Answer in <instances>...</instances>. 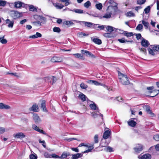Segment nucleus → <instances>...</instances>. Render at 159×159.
Instances as JSON below:
<instances>
[{"instance_id":"nucleus-18","label":"nucleus","mask_w":159,"mask_h":159,"mask_svg":"<svg viewBox=\"0 0 159 159\" xmlns=\"http://www.w3.org/2000/svg\"><path fill=\"white\" fill-rule=\"evenodd\" d=\"M6 24L8 25V27L9 28H12L13 26L14 22L13 21H11L7 19L6 20Z\"/></svg>"},{"instance_id":"nucleus-10","label":"nucleus","mask_w":159,"mask_h":159,"mask_svg":"<svg viewBox=\"0 0 159 159\" xmlns=\"http://www.w3.org/2000/svg\"><path fill=\"white\" fill-rule=\"evenodd\" d=\"M63 61L61 57H54L51 59V61L53 62H61Z\"/></svg>"},{"instance_id":"nucleus-11","label":"nucleus","mask_w":159,"mask_h":159,"mask_svg":"<svg viewBox=\"0 0 159 159\" xmlns=\"http://www.w3.org/2000/svg\"><path fill=\"white\" fill-rule=\"evenodd\" d=\"M14 137L15 138L17 139H22L25 137V135L22 132H19L16 134L13 135Z\"/></svg>"},{"instance_id":"nucleus-54","label":"nucleus","mask_w":159,"mask_h":159,"mask_svg":"<svg viewBox=\"0 0 159 159\" xmlns=\"http://www.w3.org/2000/svg\"><path fill=\"white\" fill-rule=\"evenodd\" d=\"M6 3V2L5 1L0 0V6L4 7Z\"/></svg>"},{"instance_id":"nucleus-21","label":"nucleus","mask_w":159,"mask_h":159,"mask_svg":"<svg viewBox=\"0 0 159 159\" xmlns=\"http://www.w3.org/2000/svg\"><path fill=\"white\" fill-rule=\"evenodd\" d=\"M11 108V107L2 103H0V109H9Z\"/></svg>"},{"instance_id":"nucleus-33","label":"nucleus","mask_w":159,"mask_h":159,"mask_svg":"<svg viewBox=\"0 0 159 159\" xmlns=\"http://www.w3.org/2000/svg\"><path fill=\"white\" fill-rule=\"evenodd\" d=\"M39 19L41 21V23H44L46 21V18L43 17L42 15H39Z\"/></svg>"},{"instance_id":"nucleus-28","label":"nucleus","mask_w":159,"mask_h":159,"mask_svg":"<svg viewBox=\"0 0 159 159\" xmlns=\"http://www.w3.org/2000/svg\"><path fill=\"white\" fill-rule=\"evenodd\" d=\"M82 156L80 153H78L76 154H72V157H71V159H77Z\"/></svg>"},{"instance_id":"nucleus-43","label":"nucleus","mask_w":159,"mask_h":159,"mask_svg":"<svg viewBox=\"0 0 159 159\" xmlns=\"http://www.w3.org/2000/svg\"><path fill=\"white\" fill-rule=\"evenodd\" d=\"M64 24L68 26L74 25V23L71 21H66L64 22Z\"/></svg>"},{"instance_id":"nucleus-20","label":"nucleus","mask_w":159,"mask_h":159,"mask_svg":"<svg viewBox=\"0 0 159 159\" xmlns=\"http://www.w3.org/2000/svg\"><path fill=\"white\" fill-rule=\"evenodd\" d=\"M29 110L35 112H38L39 111L38 106L36 104H34L30 108Z\"/></svg>"},{"instance_id":"nucleus-39","label":"nucleus","mask_w":159,"mask_h":159,"mask_svg":"<svg viewBox=\"0 0 159 159\" xmlns=\"http://www.w3.org/2000/svg\"><path fill=\"white\" fill-rule=\"evenodd\" d=\"M79 97L83 101H84L86 100V96L83 93H81L79 95Z\"/></svg>"},{"instance_id":"nucleus-53","label":"nucleus","mask_w":159,"mask_h":159,"mask_svg":"<svg viewBox=\"0 0 159 159\" xmlns=\"http://www.w3.org/2000/svg\"><path fill=\"white\" fill-rule=\"evenodd\" d=\"M43 155L46 158H51V155L49 154L48 152H44Z\"/></svg>"},{"instance_id":"nucleus-15","label":"nucleus","mask_w":159,"mask_h":159,"mask_svg":"<svg viewBox=\"0 0 159 159\" xmlns=\"http://www.w3.org/2000/svg\"><path fill=\"white\" fill-rule=\"evenodd\" d=\"M111 130H106L103 133V137L104 139H107L111 135Z\"/></svg>"},{"instance_id":"nucleus-52","label":"nucleus","mask_w":159,"mask_h":159,"mask_svg":"<svg viewBox=\"0 0 159 159\" xmlns=\"http://www.w3.org/2000/svg\"><path fill=\"white\" fill-rule=\"evenodd\" d=\"M33 23L34 25H35L36 26H40L41 25V22L39 21L34 22H33Z\"/></svg>"},{"instance_id":"nucleus-42","label":"nucleus","mask_w":159,"mask_h":159,"mask_svg":"<svg viewBox=\"0 0 159 159\" xmlns=\"http://www.w3.org/2000/svg\"><path fill=\"white\" fill-rule=\"evenodd\" d=\"M29 10L31 11H37V8L34 7L33 5H30L29 7Z\"/></svg>"},{"instance_id":"nucleus-22","label":"nucleus","mask_w":159,"mask_h":159,"mask_svg":"<svg viewBox=\"0 0 159 159\" xmlns=\"http://www.w3.org/2000/svg\"><path fill=\"white\" fill-rule=\"evenodd\" d=\"M45 102H46L44 100L42 101L41 104V107L43 109V111L47 112V110L46 107Z\"/></svg>"},{"instance_id":"nucleus-46","label":"nucleus","mask_w":159,"mask_h":159,"mask_svg":"<svg viewBox=\"0 0 159 159\" xmlns=\"http://www.w3.org/2000/svg\"><path fill=\"white\" fill-rule=\"evenodd\" d=\"M91 5V3L89 1H87L84 4V7L87 8H88Z\"/></svg>"},{"instance_id":"nucleus-6","label":"nucleus","mask_w":159,"mask_h":159,"mask_svg":"<svg viewBox=\"0 0 159 159\" xmlns=\"http://www.w3.org/2000/svg\"><path fill=\"white\" fill-rule=\"evenodd\" d=\"M81 52L83 54L85 55L87 57H88L93 58H96V56L95 55L87 50H82L81 51Z\"/></svg>"},{"instance_id":"nucleus-44","label":"nucleus","mask_w":159,"mask_h":159,"mask_svg":"<svg viewBox=\"0 0 159 159\" xmlns=\"http://www.w3.org/2000/svg\"><path fill=\"white\" fill-rule=\"evenodd\" d=\"M29 157L30 159H37V156L36 154L34 153L33 154H32L30 155Z\"/></svg>"},{"instance_id":"nucleus-12","label":"nucleus","mask_w":159,"mask_h":159,"mask_svg":"<svg viewBox=\"0 0 159 159\" xmlns=\"http://www.w3.org/2000/svg\"><path fill=\"white\" fill-rule=\"evenodd\" d=\"M134 149L136 153H139L143 150V146L141 144H138Z\"/></svg>"},{"instance_id":"nucleus-50","label":"nucleus","mask_w":159,"mask_h":159,"mask_svg":"<svg viewBox=\"0 0 159 159\" xmlns=\"http://www.w3.org/2000/svg\"><path fill=\"white\" fill-rule=\"evenodd\" d=\"M146 2V0H137V3L139 5H142L144 4Z\"/></svg>"},{"instance_id":"nucleus-8","label":"nucleus","mask_w":159,"mask_h":159,"mask_svg":"<svg viewBox=\"0 0 159 159\" xmlns=\"http://www.w3.org/2000/svg\"><path fill=\"white\" fill-rule=\"evenodd\" d=\"M32 128L35 131H38L40 133L43 134H44L47 135V134L42 129H40L39 127H38L35 125H33L32 126Z\"/></svg>"},{"instance_id":"nucleus-47","label":"nucleus","mask_w":159,"mask_h":159,"mask_svg":"<svg viewBox=\"0 0 159 159\" xmlns=\"http://www.w3.org/2000/svg\"><path fill=\"white\" fill-rule=\"evenodd\" d=\"M95 7L96 8L99 10L102 9V5L101 3L96 4L95 5Z\"/></svg>"},{"instance_id":"nucleus-56","label":"nucleus","mask_w":159,"mask_h":159,"mask_svg":"<svg viewBox=\"0 0 159 159\" xmlns=\"http://www.w3.org/2000/svg\"><path fill=\"white\" fill-rule=\"evenodd\" d=\"M126 15L127 16H134V14L132 11H129L127 13Z\"/></svg>"},{"instance_id":"nucleus-63","label":"nucleus","mask_w":159,"mask_h":159,"mask_svg":"<svg viewBox=\"0 0 159 159\" xmlns=\"http://www.w3.org/2000/svg\"><path fill=\"white\" fill-rule=\"evenodd\" d=\"M5 131V129L3 127H0V134L3 133Z\"/></svg>"},{"instance_id":"nucleus-36","label":"nucleus","mask_w":159,"mask_h":159,"mask_svg":"<svg viewBox=\"0 0 159 159\" xmlns=\"http://www.w3.org/2000/svg\"><path fill=\"white\" fill-rule=\"evenodd\" d=\"M78 36L80 38H83L84 36H87L89 35V34H85L83 32H80L78 33Z\"/></svg>"},{"instance_id":"nucleus-38","label":"nucleus","mask_w":159,"mask_h":159,"mask_svg":"<svg viewBox=\"0 0 159 159\" xmlns=\"http://www.w3.org/2000/svg\"><path fill=\"white\" fill-rule=\"evenodd\" d=\"M73 55L76 58H80L82 59L83 58V56L80 53H75L73 54Z\"/></svg>"},{"instance_id":"nucleus-13","label":"nucleus","mask_w":159,"mask_h":159,"mask_svg":"<svg viewBox=\"0 0 159 159\" xmlns=\"http://www.w3.org/2000/svg\"><path fill=\"white\" fill-rule=\"evenodd\" d=\"M141 44L142 46L145 48H147L148 47L149 45V43L148 41L143 38L141 42Z\"/></svg>"},{"instance_id":"nucleus-61","label":"nucleus","mask_w":159,"mask_h":159,"mask_svg":"<svg viewBox=\"0 0 159 159\" xmlns=\"http://www.w3.org/2000/svg\"><path fill=\"white\" fill-rule=\"evenodd\" d=\"M39 142L40 143H43V144H42L44 148H46V145L45 144V141H44V140L41 141V140L39 139Z\"/></svg>"},{"instance_id":"nucleus-2","label":"nucleus","mask_w":159,"mask_h":159,"mask_svg":"<svg viewBox=\"0 0 159 159\" xmlns=\"http://www.w3.org/2000/svg\"><path fill=\"white\" fill-rule=\"evenodd\" d=\"M118 76L120 81L122 84L126 85L129 84V80L126 75H124L119 72Z\"/></svg>"},{"instance_id":"nucleus-4","label":"nucleus","mask_w":159,"mask_h":159,"mask_svg":"<svg viewBox=\"0 0 159 159\" xmlns=\"http://www.w3.org/2000/svg\"><path fill=\"white\" fill-rule=\"evenodd\" d=\"M44 79L46 82L50 83L52 84L54 83L57 80L56 77L54 76L46 77L44 78Z\"/></svg>"},{"instance_id":"nucleus-58","label":"nucleus","mask_w":159,"mask_h":159,"mask_svg":"<svg viewBox=\"0 0 159 159\" xmlns=\"http://www.w3.org/2000/svg\"><path fill=\"white\" fill-rule=\"evenodd\" d=\"M51 158H60V156L55 154H52L51 155Z\"/></svg>"},{"instance_id":"nucleus-29","label":"nucleus","mask_w":159,"mask_h":159,"mask_svg":"<svg viewBox=\"0 0 159 159\" xmlns=\"http://www.w3.org/2000/svg\"><path fill=\"white\" fill-rule=\"evenodd\" d=\"M70 11H72L74 12L75 13H79V14H82L84 13L83 11L81 9H74L73 10H71L69 9H68Z\"/></svg>"},{"instance_id":"nucleus-35","label":"nucleus","mask_w":159,"mask_h":159,"mask_svg":"<svg viewBox=\"0 0 159 159\" xmlns=\"http://www.w3.org/2000/svg\"><path fill=\"white\" fill-rule=\"evenodd\" d=\"M142 22L144 25L145 29H147L148 28L149 23L147 21H146L143 20H142Z\"/></svg>"},{"instance_id":"nucleus-16","label":"nucleus","mask_w":159,"mask_h":159,"mask_svg":"<svg viewBox=\"0 0 159 159\" xmlns=\"http://www.w3.org/2000/svg\"><path fill=\"white\" fill-rule=\"evenodd\" d=\"M139 159H151V155L149 154H146L142 156H139L138 157Z\"/></svg>"},{"instance_id":"nucleus-24","label":"nucleus","mask_w":159,"mask_h":159,"mask_svg":"<svg viewBox=\"0 0 159 159\" xmlns=\"http://www.w3.org/2000/svg\"><path fill=\"white\" fill-rule=\"evenodd\" d=\"M95 25H97V26H95L96 27H94V28L98 30H104V28H105L106 26L104 25H100L99 24H95Z\"/></svg>"},{"instance_id":"nucleus-57","label":"nucleus","mask_w":159,"mask_h":159,"mask_svg":"<svg viewBox=\"0 0 159 159\" xmlns=\"http://www.w3.org/2000/svg\"><path fill=\"white\" fill-rule=\"evenodd\" d=\"M99 114H97V113H95L94 112L93 113V117H96L98 115H99L102 117V119H103V116L102 114L100 113L99 112Z\"/></svg>"},{"instance_id":"nucleus-30","label":"nucleus","mask_w":159,"mask_h":159,"mask_svg":"<svg viewBox=\"0 0 159 159\" xmlns=\"http://www.w3.org/2000/svg\"><path fill=\"white\" fill-rule=\"evenodd\" d=\"M128 125L131 127H134L136 125V122L132 119L128 122Z\"/></svg>"},{"instance_id":"nucleus-62","label":"nucleus","mask_w":159,"mask_h":159,"mask_svg":"<svg viewBox=\"0 0 159 159\" xmlns=\"http://www.w3.org/2000/svg\"><path fill=\"white\" fill-rule=\"evenodd\" d=\"M153 139L156 141H159V134L154 135L153 136Z\"/></svg>"},{"instance_id":"nucleus-51","label":"nucleus","mask_w":159,"mask_h":159,"mask_svg":"<svg viewBox=\"0 0 159 159\" xmlns=\"http://www.w3.org/2000/svg\"><path fill=\"white\" fill-rule=\"evenodd\" d=\"M80 87L82 89H85L87 88L88 86L86 84H85L84 83H82L80 84Z\"/></svg>"},{"instance_id":"nucleus-40","label":"nucleus","mask_w":159,"mask_h":159,"mask_svg":"<svg viewBox=\"0 0 159 159\" xmlns=\"http://www.w3.org/2000/svg\"><path fill=\"white\" fill-rule=\"evenodd\" d=\"M104 150L107 152H111L113 151V148L110 146L106 147Z\"/></svg>"},{"instance_id":"nucleus-1","label":"nucleus","mask_w":159,"mask_h":159,"mask_svg":"<svg viewBox=\"0 0 159 159\" xmlns=\"http://www.w3.org/2000/svg\"><path fill=\"white\" fill-rule=\"evenodd\" d=\"M105 6H108L107 11L112 10L116 11L117 9V4L114 2V0H107L104 4Z\"/></svg>"},{"instance_id":"nucleus-49","label":"nucleus","mask_w":159,"mask_h":159,"mask_svg":"<svg viewBox=\"0 0 159 159\" xmlns=\"http://www.w3.org/2000/svg\"><path fill=\"white\" fill-rule=\"evenodd\" d=\"M53 31L54 32L57 33H59L61 31V30L59 27H54L53 29Z\"/></svg>"},{"instance_id":"nucleus-45","label":"nucleus","mask_w":159,"mask_h":159,"mask_svg":"<svg viewBox=\"0 0 159 159\" xmlns=\"http://www.w3.org/2000/svg\"><path fill=\"white\" fill-rule=\"evenodd\" d=\"M151 7L150 6H148L144 9L143 13H145V14H148V13L150 10Z\"/></svg>"},{"instance_id":"nucleus-26","label":"nucleus","mask_w":159,"mask_h":159,"mask_svg":"<svg viewBox=\"0 0 159 159\" xmlns=\"http://www.w3.org/2000/svg\"><path fill=\"white\" fill-rule=\"evenodd\" d=\"M91 39L92 41L98 44H101L102 43L101 40L98 38H92Z\"/></svg>"},{"instance_id":"nucleus-25","label":"nucleus","mask_w":159,"mask_h":159,"mask_svg":"<svg viewBox=\"0 0 159 159\" xmlns=\"http://www.w3.org/2000/svg\"><path fill=\"white\" fill-rule=\"evenodd\" d=\"M53 5L57 9H61L64 7V5L61 4L59 3H53Z\"/></svg>"},{"instance_id":"nucleus-9","label":"nucleus","mask_w":159,"mask_h":159,"mask_svg":"<svg viewBox=\"0 0 159 159\" xmlns=\"http://www.w3.org/2000/svg\"><path fill=\"white\" fill-rule=\"evenodd\" d=\"M107 11L108 12H106L105 15L103 16V18L106 19L110 18L111 17L112 12L114 11L112 10H111Z\"/></svg>"},{"instance_id":"nucleus-37","label":"nucleus","mask_w":159,"mask_h":159,"mask_svg":"<svg viewBox=\"0 0 159 159\" xmlns=\"http://www.w3.org/2000/svg\"><path fill=\"white\" fill-rule=\"evenodd\" d=\"M118 40L120 43H126V42H133V41L132 40V41H128L127 40H125V39L124 38H122L121 39H118Z\"/></svg>"},{"instance_id":"nucleus-3","label":"nucleus","mask_w":159,"mask_h":159,"mask_svg":"<svg viewBox=\"0 0 159 159\" xmlns=\"http://www.w3.org/2000/svg\"><path fill=\"white\" fill-rule=\"evenodd\" d=\"M149 53L150 55L154 56L155 55V53L157 52H159V45H154L152 48H148Z\"/></svg>"},{"instance_id":"nucleus-59","label":"nucleus","mask_w":159,"mask_h":159,"mask_svg":"<svg viewBox=\"0 0 159 159\" xmlns=\"http://www.w3.org/2000/svg\"><path fill=\"white\" fill-rule=\"evenodd\" d=\"M94 141L96 143H98V136L97 134L95 135L94 137Z\"/></svg>"},{"instance_id":"nucleus-5","label":"nucleus","mask_w":159,"mask_h":159,"mask_svg":"<svg viewBox=\"0 0 159 159\" xmlns=\"http://www.w3.org/2000/svg\"><path fill=\"white\" fill-rule=\"evenodd\" d=\"M75 22H79L81 24V23L84 24L85 26L88 27H90L92 28H94V27H96L95 26H97V25H95V24L93 23L86 21H77L75 20H74Z\"/></svg>"},{"instance_id":"nucleus-31","label":"nucleus","mask_w":159,"mask_h":159,"mask_svg":"<svg viewBox=\"0 0 159 159\" xmlns=\"http://www.w3.org/2000/svg\"><path fill=\"white\" fill-rule=\"evenodd\" d=\"M146 111L149 114H150L152 117L154 116V114L152 113V111L150 109V107L149 106H147L146 108Z\"/></svg>"},{"instance_id":"nucleus-19","label":"nucleus","mask_w":159,"mask_h":159,"mask_svg":"<svg viewBox=\"0 0 159 159\" xmlns=\"http://www.w3.org/2000/svg\"><path fill=\"white\" fill-rule=\"evenodd\" d=\"M24 4L21 2L18 1L14 2V7L16 8H19L22 7Z\"/></svg>"},{"instance_id":"nucleus-7","label":"nucleus","mask_w":159,"mask_h":159,"mask_svg":"<svg viewBox=\"0 0 159 159\" xmlns=\"http://www.w3.org/2000/svg\"><path fill=\"white\" fill-rule=\"evenodd\" d=\"M11 16L14 19H16L20 17V15L17 11H12L11 12Z\"/></svg>"},{"instance_id":"nucleus-34","label":"nucleus","mask_w":159,"mask_h":159,"mask_svg":"<svg viewBox=\"0 0 159 159\" xmlns=\"http://www.w3.org/2000/svg\"><path fill=\"white\" fill-rule=\"evenodd\" d=\"M123 33H122L124 35L126 36L127 37H130L133 36V34L132 32H128L126 31H124Z\"/></svg>"},{"instance_id":"nucleus-41","label":"nucleus","mask_w":159,"mask_h":159,"mask_svg":"<svg viewBox=\"0 0 159 159\" xmlns=\"http://www.w3.org/2000/svg\"><path fill=\"white\" fill-rule=\"evenodd\" d=\"M105 28L107 31L110 33L112 32L113 31V28L111 26H106Z\"/></svg>"},{"instance_id":"nucleus-27","label":"nucleus","mask_w":159,"mask_h":159,"mask_svg":"<svg viewBox=\"0 0 159 159\" xmlns=\"http://www.w3.org/2000/svg\"><path fill=\"white\" fill-rule=\"evenodd\" d=\"M87 82L91 84H94L96 85H101V83L98 82L93 80H88Z\"/></svg>"},{"instance_id":"nucleus-23","label":"nucleus","mask_w":159,"mask_h":159,"mask_svg":"<svg viewBox=\"0 0 159 159\" xmlns=\"http://www.w3.org/2000/svg\"><path fill=\"white\" fill-rule=\"evenodd\" d=\"M70 155V153L67 152H63L61 156H60V158L64 159Z\"/></svg>"},{"instance_id":"nucleus-48","label":"nucleus","mask_w":159,"mask_h":159,"mask_svg":"<svg viewBox=\"0 0 159 159\" xmlns=\"http://www.w3.org/2000/svg\"><path fill=\"white\" fill-rule=\"evenodd\" d=\"M143 26L142 24H139L136 28V30H140L143 29Z\"/></svg>"},{"instance_id":"nucleus-64","label":"nucleus","mask_w":159,"mask_h":159,"mask_svg":"<svg viewBox=\"0 0 159 159\" xmlns=\"http://www.w3.org/2000/svg\"><path fill=\"white\" fill-rule=\"evenodd\" d=\"M74 140H76V138H70L68 139H66L65 140H66L68 142H70Z\"/></svg>"},{"instance_id":"nucleus-32","label":"nucleus","mask_w":159,"mask_h":159,"mask_svg":"<svg viewBox=\"0 0 159 159\" xmlns=\"http://www.w3.org/2000/svg\"><path fill=\"white\" fill-rule=\"evenodd\" d=\"M110 143V141L108 143L106 142L105 141L103 142V140H102L100 144V146L101 147H106V145H108L109 143Z\"/></svg>"},{"instance_id":"nucleus-60","label":"nucleus","mask_w":159,"mask_h":159,"mask_svg":"<svg viewBox=\"0 0 159 159\" xmlns=\"http://www.w3.org/2000/svg\"><path fill=\"white\" fill-rule=\"evenodd\" d=\"M4 36L2 37V40L1 41V43L2 44H5L7 43V40L5 39H4Z\"/></svg>"},{"instance_id":"nucleus-55","label":"nucleus","mask_w":159,"mask_h":159,"mask_svg":"<svg viewBox=\"0 0 159 159\" xmlns=\"http://www.w3.org/2000/svg\"><path fill=\"white\" fill-rule=\"evenodd\" d=\"M104 36L105 37L108 38H111L112 37V35L111 34L108 33H105L104 34Z\"/></svg>"},{"instance_id":"nucleus-14","label":"nucleus","mask_w":159,"mask_h":159,"mask_svg":"<svg viewBox=\"0 0 159 159\" xmlns=\"http://www.w3.org/2000/svg\"><path fill=\"white\" fill-rule=\"evenodd\" d=\"M33 118L35 122L36 123H39L41 121V120L39 117L36 114H34L33 116Z\"/></svg>"},{"instance_id":"nucleus-17","label":"nucleus","mask_w":159,"mask_h":159,"mask_svg":"<svg viewBox=\"0 0 159 159\" xmlns=\"http://www.w3.org/2000/svg\"><path fill=\"white\" fill-rule=\"evenodd\" d=\"M93 103H91L89 105V107L90 108L94 110H97L98 112L99 113V110L98 107H97L96 105L93 102H92Z\"/></svg>"}]
</instances>
